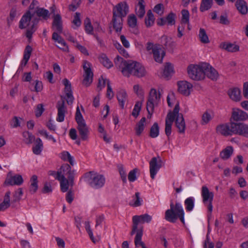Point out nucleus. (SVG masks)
<instances>
[{
  "mask_svg": "<svg viewBox=\"0 0 248 248\" xmlns=\"http://www.w3.org/2000/svg\"><path fill=\"white\" fill-rule=\"evenodd\" d=\"M23 192L22 188H18L17 190L15 191L13 193V200L12 203L19 202L21 200V196L23 195Z\"/></svg>",
  "mask_w": 248,
  "mask_h": 248,
  "instance_id": "44",
  "label": "nucleus"
},
{
  "mask_svg": "<svg viewBox=\"0 0 248 248\" xmlns=\"http://www.w3.org/2000/svg\"><path fill=\"white\" fill-rule=\"evenodd\" d=\"M235 129V134L248 138V125L244 123H236L234 124Z\"/></svg>",
  "mask_w": 248,
  "mask_h": 248,
  "instance_id": "21",
  "label": "nucleus"
},
{
  "mask_svg": "<svg viewBox=\"0 0 248 248\" xmlns=\"http://www.w3.org/2000/svg\"><path fill=\"white\" fill-rule=\"evenodd\" d=\"M43 142L40 138H37L35 140V146L32 147V152L35 155H39L43 149Z\"/></svg>",
  "mask_w": 248,
  "mask_h": 248,
  "instance_id": "36",
  "label": "nucleus"
},
{
  "mask_svg": "<svg viewBox=\"0 0 248 248\" xmlns=\"http://www.w3.org/2000/svg\"><path fill=\"white\" fill-rule=\"evenodd\" d=\"M177 85L179 93L185 96L189 95L193 87L192 84L186 81H179Z\"/></svg>",
  "mask_w": 248,
  "mask_h": 248,
  "instance_id": "15",
  "label": "nucleus"
},
{
  "mask_svg": "<svg viewBox=\"0 0 248 248\" xmlns=\"http://www.w3.org/2000/svg\"><path fill=\"white\" fill-rule=\"evenodd\" d=\"M152 54L155 61L161 63L165 55V52L162 49L160 45L155 44V47L154 48Z\"/></svg>",
  "mask_w": 248,
  "mask_h": 248,
  "instance_id": "20",
  "label": "nucleus"
},
{
  "mask_svg": "<svg viewBox=\"0 0 248 248\" xmlns=\"http://www.w3.org/2000/svg\"><path fill=\"white\" fill-rule=\"evenodd\" d=\"M152 217L147 214L142 215L140 216H134L133 217V222H135L137 225L139 223H149L152 220Z\"/></svg>",
  "mask_w": 248,
  "mask_h": 248,
  "instance_id": "27",
  "label": "nucleus"
},
{
  "mask_svg": "<svg viewBox=\"0 0 248 248\" xmlns=\"http://www.w3.org/2000/svg\"><path fill=\"white\" fill-rule=\"evenodd\" d=\"M146 122L145 117H142L140 120L137 124L135 127L136 135L138 136H140L145 128V124Z\"/></svg>",
  "mask_w": 248,
  "mask_h": 248,
  "instance_id": "33",
  "label": "nucleus"
},
{
  "mask_svg": "<svg viewBox=\"0 0 248 248\" xmlns=\"http://www.w3.org/2000/svg\"><path fill=\"white\" fill-rule=\"evenodd\" d=\"M22 135L24 138V140L27 144L31 143L35 140V137L28 131L23 132Z\"/></svg>",
  "mask_w": 248,
  "mask_h": 248,
  "instance_id": "43",
  "label": "nucleus"
},
{
  "mask_svg": "<svg viewBox=\"0 0 248 248\" xmlns=\"http://www.w3.org/2000/svg\"><path fill=\"white\" fill-rule=\"evenodd\" d=\"M182 19L181 23L189 24V13L187 10L183 9L181 11Z\"/></svg>",
  "mask_w": 248,
  "mask_h": 248,
  "instance_id": "47",
  "label": "nucleus"
},
{
  "mask_svg": "<svg viewBox=\"0 0 248 248\" xmlns=\"http://www.w3.org/2000/svg\"><path fill=\"white\" fill-rule=\"evenodd\" d=\"M84 179L92 187L95 189L102 187L105 183V178L103 175L92 171L85 173Z\"/></svg>",
  "mask_w": 248,
  "mask_h": 248,
  "instance_id": "6",
  "label": "nucleus"
},
{
  "mask_svg": "<svg viewBox=\"0 0 248 248\" xmlns=\"http://www.w3.org/2000/svg\"><path fill=\"white\" fill-rule=\"evenodd\" d=\"M83 69L84 71L82 84L86 87L90 86L93 82V74L91 69L92 64L87 61L83 62Z\"/></svg>",
  "mask_w": 248,
  "mask_h": 248,
  "instance_id": "11",
  "label": "nucleus"
},
{
  "mask_svg": "<svg viewBox=\"0 0 248 248\" xmlns=\"http://www.w3.org/2000/svg\"><path fill=\"white\" fill-rule=\"evenodd\" d=\"M45 109L44 108V106L42 104H39L37 105L36 108L35 110V116L37 117H40L43 112L44 111Z\"/></svg>",
  "mask_w": 248,
  "mask_h": 248,
  "instance_id": "59",
  "label": "nucleus"
},
{
  "mask_svg": "<svg viewBox=\"0 0 248 248\" xmlns=\"http://www.w3.org/2000/svg\"><path fill=\"white\" fill-rule=\"evenodd\" d=\"M186 209L187 211H191L194 206V199L193 197H189L186 199L184 202Z\"/></svg>",
  "mask_w": 248,
  "mask_h": 248,
  "instance_id": "42",
  "label": "nucleus"
},
{
  "mask_svg": "<svg viewBox=\"0 0 248 248\" xmlns=\"http://www.w3.org/2000/svg\"><path fill=\"white\" fill-rule=\"evenodd\" d=\"M75 120H76L77 123L82 122V121L85 122V120L83 118V116L80 112V111L79 110V108L78 107H77V108H76Z\"/></svg>",
  "mask_w": 248,
  "mask_h": 248,
  "instance_id": "58",
  "label": "nucleus"
},
{
  "mask_svg": "<svg viewBox=\"0 0 248 248\" xmlns=\"http://www.w3.org/2000/svg\"><path fill=\"white\" fill-rule=\"evenodd\" d=\"M234 122L228 123L220 124L217 127V131L224 136H229L235 134Z\"/></svg>",
  "mask_w": 248,
  "mask_h": 248,
  "instance_id": "12",
  "label": "nucleus"
},
{
  "mask_svg": "<svg viewBox=\"0 0 248 248\" xmlns=\"http://www.w3.org/2000/svg\"><path fill=\"white\" fill-rule=\"evenodd\" d=\"M219 23L223 25H229L230 23V21L228 20V16L227 14H224L223 15L220 16L219 18Z\"/></svg>",
  "mask_w": 248,
  "mask_h": 248,
  "instance_id": "63",
  "label": "nucleus"
},
{
  "mask_svg": "<svg viewBox=\"0 0 248 248\" xmlns=\"http://www.w3.org/2000/svg\"><path fill=\"white\" fill-rule=\"evenodd\" d=\"M58 174L60 175V179L62 177L67 176V179L71 178V182L72 183V179H74L75 170H72L70 165L68 164H62L58 170Z\"/></svg>",
  "mask_w": 248,
  "mask_h": 248,
  "instance_id": "13",
  "label": "nucleus"
},
{
  "mask_svg": "<svg viewBox=\"0 0 248 248\" xmlns=\"http://www.w3.org/2000/svg\"><path fill=\"white\" fill-rule=\"evenodd\" d=\"M174 72L173 65L170 63H166L164 66L162 76L166 79H169V78L171 77Z\"/></svg>",
  "mask_w": 248,
  "mask_h": 248,
  "instance_id": "31",
  "label": "nucleus"
},
{
  "mask_svg": "<svg viewBox=\"0 0 248 248\" xmlns=\"http://www.w3.org/2000/svg\"><path fill=\"white\" fill-rule=\"evenodd\" d=\"M80 14L79 13L76 12L74 16V20L72 21V23L76 25L77 27H79L81 24V22L80 19Z\"/></svg>",
  "mask_w": 248,
  "mask_h": 248,
  "instance_id": "61",
  "label": "nucleus"
},
{
  "mask_svg": "<svg viewBox=\"0 0 248 248\" xmlns=\"http://www.w3.org/2000/svg\"><path fill=\"white\" fill-rule=\"evenodd\" d=\"M189 77L195 80H200L204 78V69L202 63L199 65H190L187 67Z\"/></svg>",
  "mask_w": 248,
  "mask_h": 248,
  "instance_id": "8",
  "label": "nucleus"
},
{
  "mask_svg": "<svg viewBox=\"0 0 248 248\" xmlns=\"http://www.w3.org/2000/svg\"><path fill=\"white\" fill-rule=\"evenodd\" d=\"M220 47L229 52H235L239 51V46L238 45L232 43H222Z\"/></svg>",
  "mask_w": 248,
  "mask_h": 248,
  "instance_id": "29",
  "label": "nucleus"
},
{
  "mask_svg": "<svg viewBox=\"0 0 248 248\" xmlns=\"http://www.w3.org/2000/svg\"><path fill=\"white\" fill-rule=\"evenodd\" d=\"M133 198V203H130V205L134 207H138L141 205L142 200L140 197V193L139 192H136Z\"/></svg>",
  "mask_w": 248,
  "mask_h": 248,
  "instance_id": "48",
  "label": "nucleus"
},
{
  "mask_svg": "<svg viewBox=\"0 0 248 248\" xmlns=\"http://www.w3.org/2000/svg\"><path fill=\"white\" fill-rule=\"evenodd\" d=\"M161 167V159H159L158 161L156 157H153L150 162V172L152 179L155 178V175Z\"/></svg>",
  "mask_w": 248,
  "mask_h": 248,
  "instance_id": "16",
  "label": "nucleus"
},
{
  "mask_svg": "<svg viewBox=\"0 0 248 248\" xmlns=\"http://www.w3.org/2000/svg\"><path fill=\"white\" fill-rule=\"evenodd\" d=\"M159 127L157 123L155 122L150 128L149 136L152 138H155L159 135Z\"/></svg>",
  "mask_w": 248,
  "mask_h": 248,
  "instance_id": "37",
  "label": "nucleus"
},
{
  "mask_svg": "<svg viewBox=\"0 0 248 248\" xmlns=\"http://www.w3.org/2000/svg\"><path fill=\"white\" fill-rule=\"evenodd\" d=\"M147 17L145 19V23L147 27H149L154 24L155 21L154 16L151 10L148 11Z\"/></svg>",
  "mask_w": 248,
  "mask_h": 248,
  "instance_id": "40",
  "label": "nucleus"
},
{
  "mask_svg": "<svg viewBox=\"0 0 248 248\" xmlns=\"http://www.w3.org/2000/svg\"><path fill=\"white\" fill-rule=\"evenodd\" d=\"M52 28H55L58 33L62 31V22L61 16L60 14L54 15L52 22Z\"/></svg>",
  "mask_w": 248,
  "mask_h": 248,
  "instance_id": "24",
  "label": "nucleus"
},
{
  "mask_svg": "<svg viewBox=\"0 0 248 248\" xmlns=\"http://www.w3.org/2000/svg\"><path fill=\"white\" fill-rule=\"evenodd\" d=\"M185 212L181 204L176 202L174 205L172 202L170 204V209L166 211L165 218L171 223H175L178 218L185 225Z\"/></svg>",
  "mask_w": 248,
  "mask_h": 248,
  "instance_id": "5",
  "label": "nucleus"
},
{
  "mask_svg": "<svg viewBox=\"0 0 248 248\" xmlns=\"http://www.w3.org/2000/svg\"><path fill=\"white\" fill-rule=\"evenodd\" d=\"M176 14L170 12L166 17V23L169 25H173L175 23Z\"/></svg>",
  "mask_w": 248,
  "mask_h": 248,
  "instance_id": "50",
  "label": "nucleus"
},
{
  "mask_svg": "<svg viewBox=\"0 0 248 248\" xmlns=\"http://www.w3.org/2000/svg\"><path fill=\"white\" fill-rule=\"evenodd\" d=\"M127 95L125 90H121L117 93V98L118 100L119 105L123 109L124 108V103L127 100Z\"/></svg>",
  "mask_w": 248,
  "mask_h": 248,
  "instance_id": "30",
  "label": "nucleus"
},
{
  "mask_svg": "<svg viewBox=\"0 0 248 248\" xmlns=\"http://www.w3.org/2000/svg\"><path fill=\"white\" fill-rule=\"evenodd\" d=\"M133 90L138 96L142 98H143L144 92L142 89L140 88L138 84L134 86Z\"/></svg>",
  "mask_w": 248,
  "mask_h": 248,
  "instance_id": "57",
  "label": "nucleus"
},
{
  "mask_svg": "<svg viewBox=\"0 0 248 248\" xmlns=\"http://www.w3.org/2000/svg\"><path fill=\"white\" fill-rule=\"evenodd\" d=\"M85 30L88 34H93V27L91 24L90 19L86 17L84 20Z\"/></svg>",
  "mask_w": 248,
  "mask_h": 248,
  "instance_id": "45",
  "label": "nucleus"
},
{
  "mask_svg": "<svg viewBox=\"0 0 248 248\" xmlns=\"http://www.w3.org/2000/svg\"><path fill=\"white\" fill-rule=\"evenodd\" d=\"M143 234V231L140 229L138 231L135 238L134 243L136 247L141 246L142 248H147L144 243L141 241V238Z\"/></svg>",
  "mask_w": 248,
  "mask_h": 248,
  "instance_id": "34",
  "label": "nucleus"
},
{
  "mask_svg": "<svg viewBox=\"0 0 248 248\" xmlns=\"http://www.w3.org/2000/svg\"><path fill=\"white\" fill-rule=\"evenodd\" d=\"M138 170V169L135 168L129 172L128 179L130 182H134L137 179L136 173Z\"/></svg>",
  "mask_w": 248,
  "mask_h": 248,
  "instance_id": "56",
  "label": "nucleus"
},
{
  "mask_svg": "<svg viewBox=\"0 0 248 248\" xmlns=\"http://www.w3.org/2000/svg\"><path fill=\"white\" fill-rule=\"evenodd\" d=\"M114 96L113 92L112 91V89L110 84V81L109 80H107V96L109 99H111Z\"/></svg>",
  "mask_w": 248,
  "mask_h": 248,
  "instance_id": "60",
  "label": "nucleus"
},
{
  "mask_svg": "<svg viewBox=\"0 0 248 248\" xmlns=\"http://www.w3.org/2000/svg\"><path fill=\"white\" fill-rule=\"evenodd\" d=\"M199 37L200 41L203 44H207L210 42L208 36L206 32V31L203 28L200 29Z\"/></svg>",
  "mask_w": 248,
  "mask_h": 248,
  "instance_id": "41",
  "label": "nucleus"
},
{
  "mask_svg": "<svg viewBox=\"0 0 248 248\" xmlns=\"http://www.w3.org/2000/svg\"><path fill=\"white\" fill-rule=\"evenodd\" d=\"M213 0H202L200 10L201 12L207 11L212 7Z\"/></svg>",
  "mask_w": 248,
  "mask_h": 248,
  "instance_id": "38",
  "label": "nucleus"
},
{
  "mask_svg": "<svg viewBox=\"0 0 248 248\" xmlns=\"http://www.w3.org/2000/svg\"><path fill=\"white\" fill-rule=\"evenodd\" d=\"M71 178L67 179L66 177H62L59 181L60 183L61 190L62 192H65L69 189V186L73 187L74 185V179H72V183L71 182Z\"/></svg>",
  "mask_w": 248,
  "mask_h": 248,
  "instance_id": "23",
  "label": "nucleus"
},
{
  "mask_svg": "<svg viewBox=\"0 0 248 248\" xmlns=\"http://www.w3.org/2000/svg\"><path fill=\"white\" fill-rule=\"evenodd\" d=\"M115 47L118 50L120 53L122 54L124 57L127 58L129 55L127 51L122 47L120 44L118 42H115L114 44Z\"/></svg>",
  "mask_w": 248,
  "mask_h": 248,
  "instance_id": "55",
  "label": "nucleus"
},
{
  "mask_svg": "<svg viewBox=\"0 0 248 248\" xmlns=\"http://www.w3.org/2000/svg\"><path fill=\"white\" fill-rule=\"evenodd\" d=\"M202 68L204 69V76H206L209 78L215 81L218 78L217 71L209 63H202Z\"/></svg>",
  "mask_w": 248,
  "mask_h": 248,
  "instance_id": "14",
  "label": "nucleus"
},
{
  "mask_svg": "<svg viewBox=\"0 0 248 248\" xmlns=\"http://www.w3.org/2000/svg\"><path fill=\"white\" fill-rule=\"evenodd\" d=\"M180 107L179 103H177L173 110V111H170L166 117L165 120V132L166 136L169 138L170 136L171 133V125L174 121V115L175 114H177L178 112H179Z\"/></svg>",
  "mask_w": 248,
  "mask_h": 248,
  "instance_id": "9",
  "label": "nucleus"
},
{
  "mask_svg": "<svg viewBox=\"0 0 248 248\" xmlns=\"http://www.w3.org/2000/svg\"><path fill=\"white\" fill-rule=\"evenodd\" d=\"M108 80L107 79L104 78L102 76L99 78L97 88H99V91H101L102 88L105 87L106 82H107Z\"/></svg>",
  "mask_w": 248,
  "mask_h": 248,
  "instance_id": "62",
  "label": "nucleus"
},
{
  "mask_svg": "<svg viewBox=\"0 0 248 248\" xmlns=\"http://www.w3.org/2000/svg\"><path fill=\"white\" fill-rule=\"evenodd\" d=\"M228 94L230 98L234 101H239L241 99V91L237 87L230 89Z\"/></svg>",
  "mask_w": 248,
  "mask_h": 248,
  "instance_id": "28",
  "label": "nucleus"
},
{
  "mask_svg": "<svg viewBox=\"0 0 248 248\" xmlns=\"http://www.w3.org/2000/svg\"><path fill=\"white\" fill-rule=\"evenodd\" d=\"M160 95L159 93H157L155 89L154 88L151 89L146 103V109L148 114H150V116L154 112L155 107L159 103Z\"/></svg>",
  "mask_w": 248,
  "mask_h": 248,
  "instance_id": "7",
  "label": "nucleus"
},
{
  "mask_svg": "<svg viewBox=\"0 0 248 248\" xmlns=\"http://www.w3.org/2000/svg\"><path fill=\"white\" fill-rule=\"evenodd\" d=\"M129 12V6L125 1L118 3L113 8L112 23L116 32H120L123 27V18Z\"/></svg>",
  "mask_w": 248,
  "mask_h": 248,
  "instance_id": "3",
  "label": "nucleus"
},
{
  "mask_svg": "<svg viewBox=\"0 0 248 248\" xmlns=\"http://www.w3.org/2000/svg\"><path fill=\"white\" fill-rule=\"evenodd\" d=\"M120 175L121 176V178L124 183H126L127 182L126 180V174L125 173V170H124V168L123 165L122 164H119L117 166Z\"/></svg>",
  "mask_w": 248,
  "mask_h": 248,
  "instance_id": "51",
  "label": "nucleus"
},
{
  "mask_svg": "<svg viewBox=\"0 0 248 248\" xmlns=\"http://www.w3.org/2000/svg\"><path fill=\"white\" fill-rule=\"evenodd\" d=\"M77 129L78 130L79 136L82 140H87L88 139V136L90 133L89 127L87 125L85 121L77 123Z\"/></svg>",
  "mask_w": 248,
  "mask_h": 248,
  "instance_id": "17",
  "label": "nucleus"
},
{
  "mask_svg": "<svg viewBox=\"0 0 248 248\" xmlns=\"http://www.w3.org/2000/svg\"><path fill=\"white\" fill-rule=\"evenodd\" d=\"M30 182L29 191L31 194H34L37 191L38 188L37 176L36 175H32L30 179Z\"/></svg>",
  "mask_w": 248,
  "mask_h": 248,
  "instance_id": "35",
  "label": "nucleus"
},
{
  "mask_svg": "<svg viewBox=\"0 0 248 248\" xmlns=\"http://www.w3.org/2000/svg\"><path fill=\"white\" fill-rule=\"evenodd\" d=\"M114 63L117 66L121 69V72L124 76L128 77L132 75L140 78L146 74L144 67L136 62L126 61L121 57L117 56L114 59Z\"/></svg>",
  "mask_w": 248,
  "mask_h": 248,
  "instance_id": "1",
  "label": "nucleus"
},
{
  "mask_svg": "<svg viewBox=\"0 0 248 248\" xmlns=\"http://www.w3.org/2000/svg\"><path fill=\"white\" fill-rule=\"evenodd\" d=\"M203 248H214V244L209 241V238L208 234L206 236V240L203 244Z\"/></svg>",
  "mask_w": 248,
  "mask_h": 248,
  "instance_id": "64",
  "label": "nucleus"
},
{
  "mask_svg": "<svg viewBox=\"0 0 248 248\" xmlns=\"http://www.w3.org/2000/svg\"><path fill=\"white\" fill-rule=\"evenodd\" d=\"M127 23L130 28H134L137 26V19L134 15L132 14L128 16L127 18Z\"/></svg>",
  "mask_w": 248,
  "mask_h": 248,
  "instance_id": "46",
  "label": "nucleus"
},
{
  "mask_svg": "<svg viewBox=\"0 0 248 248\" xmlns=\"http://www.w3.org/2000/svg\"><path fill=\"white\" fill-rule=\"evenodd\" d=\"M233 149L232 146H229L223 149L219 154L220 157L223 160H227L229 159L232 155Z\"/></svg>",
  "mask_w": 248,
  "mask_h": 248,
  "instance_id": "32",
  "label": "nucleus"
},
{
  "mask_svg": "<svg viewBox=\"0 0 248 248\" xmlns=\"http://www.w3.org/2000/svg\"><path fill=\"white\" fill-rule=\"evenodd\" d=\"M212 117L211 114L208 113V111H205L202 114L201 124H207L212 119Z\"/></svg>",
  "mask_w": 248,
  "mask_h": 248,
  "instance_id": "54",
  "label": "nucleus"
},
{
  "mask_svg": "<svg viewBox=\"0 0 248 248\" xmlns=\"http://www.w3.org/2000/svg\"><path fill=\"white\" fill-rule=\"evenodd\" d=\"M201 195L202 198V202L204 204H207V208L211 215L213 211L212 202L214 198V193L209 191L208 188L206 186H203L201 189Z\"/></svg>",
  "mask_w": 248,
  "mask_h": 248,
  "instance_id": "10",
  "label": "nucleus"
},
{
  "mask_svg": "<svg viewBox=\"0 0 248 248\" xmlns=\"http://www.w3.org/2000/svg\"><path fill=\"white\" fill-rule=\"evenodd\" d=\"M62 82L64 85V91L66 97H63L62 96H61L62 100L58 101L57 103L56 107L58 109V116L56 120L59 122H62L64 120L65 113L66 111L64 99L66 100V103L68 105H71L74 100L71 89V84L70 81L67 78H64Z\"/></svg>",
  "mask_w": 248,
  "mask_h": 248,
  "instance_id": "2",
  "label": "nucleus"
},
{
  "mask_svg": "<svg viewBox=\"0 0 248 248\" xmlns=\"http://www.w3.org/2000/svg\"><path fill=\"white\" fill-rule=\"evenodd\" d=\"M33 13L28 10L22 16L19 23V28L20 29L28 27L26 31V36L29 39L31 38L33 33L36 30L35 26L40 20L38 17L33 18Z\"/></svg>",
  "mask_w": 248,
  "mask_h": 248,
  "instance_id": "4",
  "label": "nucleus"
},
{
  "mask_svg": "<svg viewBox=\"0 0 248 248\" xmlns=\"http://www.w3.org/2000/svg\"><path fill=\"white\" fill-rule=\"evenodd\" d=\"M235 5L238 12L243 15L248 14V7L247 3L244 0H237Z\"/></svg>",
  "mask_w": 248,
  "mask_h": 248,
  "instance_id": "25",
  "label": "nucleus"
},
{
  "mask_svg": "<svg viewBox=\"0 0 248 248\" xmlns=\"http://www.w3.org/2000/svg\"><path fill=\"white\" fill-rule=\"evenodd\" d=\"M231 119L234 121H243L248 119V114L238 108H233Z\"/></svg>",
  "mask_w": 248,
  "mask_h": 248,
  "instance_id": "18",
  "label": "nucleus"
},
{
  "mask_svg": "<svg viewBox=\"0 0 248 248\" xmlns=\"http://www.w3.org/2000/svg\"><path fill=\"white\" fill-rule=\"evenodd\" d=\"M34 15L35 14L38 17L42 18L44 20H47L49 17L50 14L49 11L44 8L37 7L35 10L33 12Z\"/></svg>",
  "mask_w": 248,
  "mask_h": 248,
  "instance_id": "26",
  "label": "nucleus"
},
{
  "mask_svg": "<svg viewBox=\"0 0 248 248\" xmlns=\"http://www.w3.org/2000/svg\"><path fill=\"white\" fill-rule=\"evenodd\" d=\"M24 182L22 176L20 174H16L14 176H11L9 178H7L5 181V184L7 185L13 186L21 185Z\"/></svg>",
  "mask_w": 248,
  "mask_h": 248,
  "instance_id": "22",
  "label": "nucleus"
},
{
  "mask_svg": "<svg viewBox=\"0 0 248 248\" xmlns=\"http://www.w3.org/2000/svg\"><path fill=\"white\" fill-rule=\"evenodd\" d=\"M55 42H57L59 44L62 45L63 47L58 46L60 49H62L64 51H69V48L67 45L66 44L64 39L60 35Z\"/></svg>",
  "mask_w": 248,
  "mask_h": 248,
  "instance_id": "49",
  "label": "nucleus"
},
{
  "mask_svg": "<svg viewBox=\"0 0 248 248\" xmlns=\"http://www.w3.org/2000/svg\"><path fill=\"white\" fill-rule=\"evenodd\" d=\"M99 61L103 65L107 68H110L113 66L112 62L105 54H102L99 57Z\"/></svg>",
  "mask_w": 248,
  "mask_h": 248,
  "instance_id": "39",
  "label": "nucleus"
},
{
  "mask_svg": "<svg viewBox=\"0 0 248 248\" xmlns=\"http://www.w3.org/2000/svg\"><path fill=\"white\" fill-rule=\"evenodd\" d=\"M32 51V48L31 46L29 45L27 46L24 52L23 59L26 60V61H28L31 57Z\"/></svg>",
  "mask_w": 248,
  "mask_h": 248,
  "instance_id": "53",
  "label": "nucleus"
},
{
  "mask_svg": "<svg viewBox=\"0 0 248 248\" xmlns=\"http://www.w3.org/2000/svg\"><path fill=\"white\" fill-rule=\"evenodd\" d=\"M141 102L138 101L136 102L134 106V109L132 111V115L136 118L139 115L141 109Z\"/></svg>",
  "mask_w": 248,
  "mask_h": 248,
  "instance_id": "52",
  "label": "nucleus"
},
{
  "mask_svg": "<svg viewBox=\"0 0 248 248\" xmlns=\"http://www.w3.org/2000/svg\"><path fill=\"white\" fill-rule=\"evenodd\" d=\"M174 120L175 125L178 129L179 133H184L186 128V124L183 114L178 112V113L175 114L174 115Z\"/></svg>",
  "mask_w": 248,
  "mask_h": 248,
  "instance_id": "19",
  "label": "nucleus"
}]
</instances>
